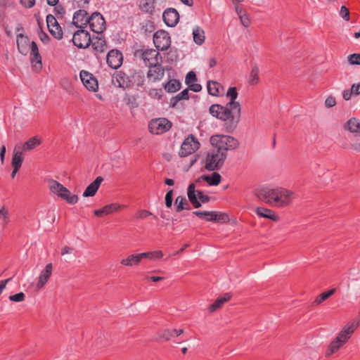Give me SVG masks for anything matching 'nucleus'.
Returning <instances> with one entry per match:
<instances>
[{
  "mask_svg": "<svg viewBox=\"0 0 360 360\" xmlns=\"http://www.w3.org/2000/svg\"><path fill=\"white\" fill-rule=\"evenodd\" d=\"M257 196L266 203L276 207L289 206L296 198L295 193L283 187H264L257 192Z\"/></svg>",
  "mask_w": 360,
  "mask_h": 360,
  "instance_id": "obj_1",
  "label": "nucleus"
},
{
  "mask_svg": "<svg viewBox=\"0 0 360 360\" xmlns=\"http://www.w3.org/2000/svg\"><path fill=\"white\" fill-rule=\"evenodd\" d=\"M209 112L213 117L224 122L226 131L232 132L240 120L241 105L212 104L209 108Z\"/></svg>",
  "mask_w": 360,
  "mask_h": 360,
  "instance_id": "obj_2",
  "label": "nucleus"
},
{
  "mask_svg": "<svg viewBox=\"0 0 360 360\" xmlns=\"http://www.w3.org/2000/svg\"><path fill=\"white\" fill-rule=\"evenodd\" d=\"M210 143L218 151L226 153L227 150H235L239 146L238 141L233 136L216 134L210 137Z\"/></svg>",
  "mask_w": 360,
  "mask_h": 360,
  "instance_id": "obj_3",
  "label": "nucleus"
},
{
  "mask_svg": "<svg viewBox=\"0 0 360 360\" xmlns=\"http://www.w3.org/2000/svg\"><path fill=\"white\" fill-rule=\"evenodd\" d=\"M226 157V153H222L216 149L212 150L206 157L205 169L208 171L219 169L223 166Z\"/></svg>",
  "mask_w": 360,
  "mask_h": 360,
  "instance_id": "obj_4",
  "label": "nucleus"
},
{
  "mask_svg": "<svg viewBox=\"0 0 360 360\" xmlns=\"http://www.w3.org/2000/svg\"><path fill=\"white\" fill-rule=\"evenodd\" d=\"M187 195L189 201L195 208L201 207V203H206L210 201V197L203 193L201 191H196L194 184H189L187 191Z\"/></svg>",
  "mask_w": 360,
  "mask_h": 360,
  "instance_id": "obj_5",
  "label": "nucleus"
},
{
  "mask_svg": "<svg viewBox=\"0 0 360 360\" xmlns=\"http://www.w3.org/2000/svg\"><path fill=\"white\" fill-rule=\"evenodd\" d=\"M172 127V123L166 118L152 120L148 124V129L153 134H161L167 131Z\"/></svg>",
  "mask_w": 360,
  "mask_h": 360,
  "instance_id": "obj_6",
  "label": "nucleus"
},
{
  "mask_svg": "<svg viewBox=\"0 0 360 360\" xmlns=\"http://www.w3.org/2000/svg\"><path fill=\"white\" fill-rule=\"evenodd\" d=\"M153 43L158 50H167L171 45L169 34L165 30L157 31L153 35Z\"/></svg>",
  "mask_w": 360,
  "mask_h": 360,
  "instance_id": "obj_7",
  "label": "nucleus"
},
{
  "mask_svg": "<svg viewBox=\"0 0 360 360\" xmlns=\"http://www.w3.org/2000/svg\"><path fill=\"white\" fill-rule=\"evenodd\" d=\"M199 146V142L193 135L188 136L182 143L179 154L181 157H187L195 153Z\"/></svg>",
  "mask_w": 360,
  "mask_h": 360,
  "instance_id": "obj_8",
  "label": "nucleus"
},
{
  "mask_svg": "<svg viewBox=\"0 0 360 360\" xmlns=\"http://www.w3.org/2000/svg\"><path fill=\"white\" fill-rule=\"evenodd\" d=\"M72 41L79 49H86L91 45V37L88 31L79 30L74 33Z\"/></svg>",
  "mask_w": 360,
  "mask_h": 360,
  "instance_id": "obj_9",
  "label": "nucleus"
},
{
  "mask_svg": "<svg viewBox=\"0 0 360 360\" xmlns=\"http://www.w3.org/2000/svg\"><path fill=\"white\" fill-rule=\"evenodd\" d=\"M88 24L91 30L96 34L103 32L105 29L104 18L101 13L97 12L94 13L90 16Z\"/></svg>",
  "mask_w": 360,
  "mask_h": 360,
  "instance_id": "obj_10",
  "label": "nucleus"
},
{
  "mask_svg": "<svg viewBox=\"0 0 360 360\" xmlns=\"http://www.w3.org/2000/svg\"><path fill=\"white\" fill-rule=\"evenodd\" d=\"M46 24L49 32L52 36L58 40L63 38V30L58 22L55 15L49 14L46 15Z\"/></svg>",
  "mask_w": 360,
  "mask_h": 360,
  "instance_id": "obj_11",
  "label": "nucleus"
},
{
  "mask_svg": "<svg viewBox=\"0 0 360 360\" xmlns=\"http://www.w3.org/2000/svg\"><path fill=\"white\" fill-rule=\"evenodd\" d=\"M80 79L84 86L91 91H96L98 89L97 79L90 72L82 70L80 72Z\"/></svg>",
  "mask_w": 360,
  "mask_h": 360,
  "instance_id": "obj_12",
  "label": "nucleus"
},
{
  "mask_svg": "<svg viewBox=\"0 0 360 360\" xmlns=\"http://www.w3.org/2000/svg\"><path fill=\"white\" fill-rule=\"evenodd\" d=\"M142 59L146 66L158 65L161 61L159 52L155 49H146L142 52Z\"/></svg>",
  "mask_w": 360,
  "mask_h": 360,
  "instance_id": "obj_13",
  "label": "nucleus"
},
{
  "mask_svg": "<svg viewBox=\"0 0 360 360\" xmlns=\"http://www.w3.org/2000/svg\"><path fill=\"white\" fill-rule=\"evenodd\" d=\"M106 60L109 67L116 70L122 64V53L117 49H112L107 54Z\"/></svg>",
  "mask_w": 360,
  "mask_h": 360,
  "instance_id": "obj_14",
  "label": "nucleus"
},
{
  "mask_svg": "<svg viewBox=\"0 0 360 360\" xmlns=\"http://www.w3.org/2000/svg\"><path fill=\"white\" fill-rule=\"evenodd\" d=\"M127 205H121L119 203H110L105 205L101 209L96 210L94 211V214L98 217H102L105 215H108L116 212L121 209L125 208Z\"/></svg>",
  "mask_w": 360,
  "mask_h": 360,
  "instance_id": "obj_15",
  "label": "nucleus"
},
{
  "mask_svg": "<svg viewBox=\"0 0 360 360\" xmlns=\"http://www.w3.org/2000/svg\"><path fill=\"white\" fill-rule=\"evenodd\" d=\"M112 83L117 87L125 89L130 83L129 76L122 71H117L112 77Z\"/></svg>",
  "mask_w": 360,
  "mask_h": 360,
  "instance_id": "obj_16",
  "label": "nucleus"
},
{
  "mask_svg": "<svg viewBox=\"0 0 360 360\" xmlns=\"http://www.w3.org/2000/svg\"><path fill=\"white\" fill-rule=\"evenodd\" d=\"M162 18L168 27H174L179 20V14L176 9L169 8L164 11Z\"/></svg>",
  "mask_w": 360,
  "mask_h": 360,
  "instance_id": "obj_17",
  "label": "nucleus"
},
{
  "mask_svg": "<svg viewBox=\"0 0 360 360\" xmlns=\"http://www.w3.org/2000/svg\"><path fill=\"white\" fill-rule=\"evenodd\" d=\"M356 328V326L354 323H348L339 332L336 338L345 344L351 338Z\"/></svg>",
  "mask_w": 360,
  "mask_h": 360,
  "instance_id": "obj_18",
  "label": "nucleus"
},
{
  "mask_svg": "<svg viewBox=\"0 0 360 360\" xmlns=\"http://www.w3.org/2000/svg\"><path fill=\"white\" fill-rule=\"evenodd\" d=\"M150 68L147 73V77L149 79L153 82H157L160 80L165 75V69L158 63L148 66Z\"/></svg>",
  "mask_w": 360,
  "mask_h": 360,
  "instance_id": "obj_19",
  "label": "nucleus"
},
{
  "mask_svg": "<svg viewBox=\"0 0 360 360\" xmlns=\"http://www.w3.org/2000/svg\"><path fill=\"white\" fill-rule=\"evenodd\" d=\"M89 18L86 11L80 9L74 13L72 23L77 27H82L88 24Z\"/></svg>",
  "mask_w": 360,
  "mask_h": 360,
  "instance_id": "obj_20",
  "label": "nucleus"
},
{
  "mask_svg": "<svg viewBox=\"0 0 360 360\" xmlns=\"http://www.w3.org/2000/svg\"><path fill=\"white\" fill-rule=\"evenodd\" d=\"M17 47L19 52L26 56L29 51V47L30 46V39L27 36L23 34H18L16 39Z\"/></svg>",
  "mask_w": 360,
  "mask_h": 360,
  "instance_id": "obj_21",
  "label": "nucleus"
},
{
  "mask_svg": "<svg viewBox=\"0 0 360 360\" xmlns=\"http://www.w3.org/2000/svg\"><path fill=\"white\" fill-rule=\"evenodd\" d=\"M53 266L51 263L47 264L45 269L41 271L39 276V280L37 284V288L41 289L48 282L49 278L52 274Z\"/></svg>",
  "mask_w": 360,
  "mask_h": 360,
  "instance_id": "obj_22",
  "label": "nucleus"
},
{
  "mask_svg": "<svg viewBox=\"0 0 360 360\" xmlns=\"http://www.w3.org/2000/svg\"><path fill=\"white\" fill-rule=\"evenodd\" d=\"M103 181V178L102 176H97L96 179L86 188L82 194L83 197L86 198L94 196Z\"/></svg>",
  "mask_w": 360,
  "mask_h": 360,
  "instance_id": "obj_23",
  "label": "nucleus"
},
{
  "mask_svg": "<svg viewBox=\"0 0 360 360\" xmlns=\"http://www.w3.org/2000/svg\"><path fill=\"white\" fill-rule=\"evenodd\" d=\"M48 187L50 191L53 193L60 197L61 194L66 191V187H65L63 184L59 183L58 181L49 179L46 180Z\"/></svg>",
  "mask_w": 360,
  "mask_h": 360,
  "instance_id": "obj_24",
  "label": "nucleus"
},
{
  "mask_svg": "<svg viewBox=\"0 0 360 360\" xmlns=\"http://www.w3.org/2000/svg\"><path fill=\"white\" fill-rule=\"evenodd\" d=\"M256 214L262 218L269 219L274 221H278L279 217L275 214V212L270 209L265 208L264 207H258L255 210Z\"/></svg>",
  "mask_w": 360,
  "mask_h": 360,
  "instance_id": "obj_25",
  "label": "nucleus"
},
{
  "mask_svg": "<svg viewBox=\"0 0 360 360\" xmlns=\"http://www.w3.org/2000/svg\"><path fill=\"white\" fill-rule=\"evenodd\" d=\"M24 160L23 153L19 146H16L13 150L11 165L13 168L19 169L21 167Z\"/></svg>",
  "mask_w": 360,
  "mask_h": 360,
  "instance_id": "obj_26",
  "label": "nucleus"
},
{
  "mask_svg": "<svg viewBox=\"0 0 360 360\" xmlns=\"http://www.w3.org/2000/svg\"><path fill=\"white\" fill-rule=\"evenodd\" d=\"M41 143V139L38 136H33L25 141L20 147L22 153L32 150L39 146Z\"/></svg>",
  "mask_w": 360,
  "mask_h": 360,
  "instance_id": "obj_27",
  "label": "nucleus"
},
{
  "mask_svg": "<svg viewBox=\"0 0 360 360\" xmlns=\"http://www.w3.org/2000/svg\"><path fill=\"white\" fill-rule=\"evenodd\" d=\"M91 44L96 53H103L107 48L106 41L102 37H96L91 38Z\"/></svg>",
  "mask_w": 360,
  "mask_h": 360,
  "instance_id": "obj_28",
  "label": "nucleus"
},
{
  "mask_svg": "<svg viewBox=\"0 0 360 360\" xmlns=\"http://www.w3.org/2000/svg\"><path fill=\"white\" fill-rule=\"evenodd\" d=\"M141 256L139 254H131L127 257L122 259L120 261V264L123 266L131 267L133 266L138 265L141 261Z\"/></svg>",
  "mask_w": 360,
  "mask_h": 360,
  "instance_id": "obj_29",
  "label": "nucleus"
},
{
  "mask_svg": "<svg viewBox=\"0 0 360 360\" xmlns=\"http://www.w3.org/2000/svg\"><path fill=\"white\" fill-rule=\"evenodd\" d=\"M231 296L229 293H226L224 295L219 297L214 301L213 304H212L208 309L210 313L215 311L216 310L220 309L223 304L230 300Z\"/></svg>",
  "mask_w": 360,
  "mask_h": 360,
  "instance_id": "obj_30",
  "label": "nucleus"
},
{
  "mask_svg": "<svg viewBox=\"0 0 360 360\" xmlns=\"http://www.w3.org/2000/svg\"><path fill=\"white\" fill-rule=\"evenodd\" d=\"M344 345L345 343L335 338L328 345L325 356L326 357L330 356L332 354L336 353Z\"/></svg>",
  "mask_w": 360,
  "mask_h": 360,
  "instance_id": "obj_31",
  "label": "nucleus"
},
{
  "mask_svg": "<svg viewBox=\"0 0 360 360\" xmlns=\"http://www.w3.org/2000/svg\"><path fill=\"white\" fill-rule=\"evenodd\" d=\"M207 88L209 94L214 96H219L223 90L222 85L220 83L214 81H208Z\"/></svg>",
  "mask_w": 360,
  "mask_h": 360,
  "instance_id": "obj_32",
  "label": "nucleus"
},
{
  "mask_svg": "<svg viewBox=\"0 0 360 360\" xmlns=\"http://www.w3.org/2000/svg\"><path fill=\"white\" fill-rule=\"evenodd\" d=\"M360 94V83L353 84L350 89L344 90L342 98L345 101H349L352 96H356Z\"/></svg>",
  "mask_w": 360,
  "mask_h": 360,
  "instance_id": "obj_33",
  "label": "nucleus"
},
{
  "mask_svg": "<svg viewBox=\"0 0 360 360\" xmlns=\"http://www.w3.org/2000/svg\"><path fill=\"white\" fill-rule=\"evenodd\" d=\"M200 179L204 180L210 186H217L221 182V175L217 172H213L211 175H202Z\"/></svg>",
  "mask_w": 360,
  "mask_h": 360,
  "instance_id": "obj_34",
  "label": "nucleus"
},
{
  "mask_svg": "<svg viewBox=\"0 0 360 360\" xmlns=\"http://www.w3.org/2000/svg\"><path fill=\"white\" fill-rule=\"evenodd\" d=\"M193 41L198 45H202L205 39L204 30L199 26H195L193 29Z\"/></svg>",
  "mask_w": 360,
  "mask_h": 360,
  "instance_id": "obj_35",
  "label": "nucleus"
},
{
  "mask_svg": "<svg viewBox=\"0 0 360 360\" xmlns=\"http://www.w3.org/2000/svg\"><path fill=\"white\" fill-rule=\"evenodd\" d=\"M30 56L32 63H37L41 65V57L39 53L37 44L35 41H32L30 44Z\"/></svg>",
  "mask_w": 360,
  "mask_h": 360,
  "instance_id": "obj_36",
  "label": "nucleus"
},
{
  "mask_svg": "<svg viewBox=\"0 0 360 360\" xmlns=\"http://www.w3.org/2000/svg\"><path fill=\"white\" fill-rule=\"evenodd\" d=\"M235 10L240 18L241 24L245 27H249L250 25V20L246 12L238 5L235 6Z\"/></svg>",
  "mask_w": 360,
  "mask_h": 360,
  "instance_id": "obj_37",
  "label": "nucleus"
},
{
  "mask_svg": "<svg viewBox=\"0 0 360 360\" xmlns=\"http://www.w3.org/2000/svg\"><path fill=\"white\" fill-rule=\"evenodd\" d=\"M141 259H148L150 260L160 259L163 257V253L161 250H155L152 252H146L140 253Z\"/></svg>",
  "mask_w": 360,
  "mask_h": 360,
  "instance_id": "obj_38",
  "label": "nucleus"
},
{
  "mask_svg": "<svg viewBox=\"0 0 360 360\" xmlns=\"http://www.w3.org/2000/svg\"><path fill=\"white\" fill-rule=\"evenodd\" d=\"M226 96L229 99V101L227 103L240 105L238 101H236V99L238 96L236 87H235V86L229 87L226 92Z\"/></svg>",
  "mask_w": 360,
  "mask_h": 360,
  "instance_id": "obj_39",
  "label": "nucleus"
},
{
  "mask_svg": "<svg viewBox=\"0 0 360 360\" xmlns=\"http://www.w3.org/2000/svg\"><path fill=\"white\" fill-rule=\"evenodd\" d=\"M175 205H176V211L180 212L184 210H189L188 203L185 197L179 195L175 200Z\"/></svg>",
  "mask_w": 360,
  "mask_h": 360,
  "instance_id": "obj_40",
  "label": "nucleus"
},
{
  "mask_svg": "<svg viewBox=\"0 0 360 360\" xmlns=\"http://www.w3.org/2000/svg\"><path fill=\"white\" fill-rule=\"evenodd\" d=\"M165 89L169 93L179 91L181 88V83L176 79H171L164 85Z\"/></svg>",
  "mask_w": 360,
  "mask_h": 360,
  "instance_id": "obj_41",
  "label": "nucleus"
},
{
  "mask_svg": "<svg viewBox=\"0 0 360 360\" xmlns=\"http://www.w3.org/2000/svg\"><path fill=\"white\" fill-rule=\"evenodd\" d=\"M66 191L67 192L62 193L60 198L70 205L76 204L79 200L78 196L77 195L72 194L68 188H66Z\"/></svg>",
  "mask_w": 360,
  "mask_h": 360,
  "instance_id": "obj_42",
  "label": "nucleus"
},
{
  "mask_svg": "<svg viewBox=\"0 0 360 360\" xmlns=\"http://www.w3.org/2000/svg\"><path fill=\"white\" fill-rule=\"evenodd\" d=\"M347 129L351 132L360 133V121L356 118H351L347 122Z\"/></svg>",
  "mask_w": 360,
  "mask_h": 360,
  "instance_id": "obj_43",
  "label": "nucleus"
},
{
  "mask_svg": "<svg viewBox=\"0 0 360 360\" xmlns=\"http://www.w3.org/2000/svg\"><path fill=\"white\" fill-rule=\"evenodd\" d=\"M259 82V68L257 65H255L250 72L248 82L251 85H255Z\"/></svg>",
  "mask_w": 360,
  "mask_h": 360,
  "instance_id": "obj_44",
  "label": "nucleus"
},
{
  "mask_svg": "<svg viewBox=\"0 0 360 360\" xmlns=\"http://www.w3.org/2000/svg\"><path fill=\"white\" fill-rule=\"evenodd\" d=\"M132 81L137 86H143L145 83V76L143 72H135L132 75Z\"/></svg>",
  "mask_w": 360,
  "mask_h": 360,
  "instance_id": "obj_45",
  "label": "nucleus"
},
{
  "mask_svg": "<svg viewBox=\"0 0 360 360\" xmlns=\"http://www.w3.org/2000/svg\"><path fill=\"white\" fill-rule=\"evenodd\" d=\"M188 90L184 89L179 94H178L174 98L171 100L172 105H175L176 103L182 99H188Z\"/></svg>",
  "mask_w": 360,
  "mask_h": 360,
  "instance_id": "obj_46",
  "label": "nucleus"
},
{
  "mask_svg": "<svg viewBox=\"0 0 360 360\" xmlns=\"http://www.w3.org/2000/svg\"><path fill=\"white\" fill-rule=\"evenodd\" d=\"M347 62L350 65H360V53H352L347 56Z\"/></svg>",
  "mask_w": 360,
  "mask_h": 360,
  "instance_id": "obj_47",
  "label": "nucleus"
},
{
  "mask_svg": "<svg viewBox=\"0 0 360 360\" xmlns=\"http://www.w3.org/2000/svg\"><path fill=\"white\" fill-rule=\"evenodd\" d=\"M229 220V216L224 213H218L216 212L215 218H207L208 221L226 222Z\"/></svg>",
  "mask_w": 360,
  "mask_h": 360,
  "instance_id": "obj_48",
  "label": "nucleus"
},
{
  "mask_svg": "<svg viewBox=\"0 0 360 360\" xmlns=\"http://www.w3.org/2000/svg\"><path fill=\"white\" fill-rule=\"evenodd\" d=\"M153 214L147 210H140L136 212L134 215L135 219H144L149 216H151Z\"/></svg>",
  "mask_w": 360,
  "mask_h": 360,
  "instance_id": "obj_49",
  "label": "nucleus"
},
{
  "mask_svg": "<svg viewBox=\"0 0 360 360\" xmlns=\"http://www.w3.org/2000/svg\"><path fill=\"white\" fill-rule=\"evenodd\" d=\"M9 300L15 302H20L25 300V295L22 292L9 296Z\"/></svg>",
  "mask_w": 360,
  "mask_h": 360,
  "instance_id": "obj_50",
  "label": "nucleus"
},
{
  "mask_svg": "<svg viewBox=\"0 0 360 360\" xmlns=\"http://www.w3.org/2000/svg\"><path fill=\"white\" fill-rule=\"evenodd\" d=\"M197 81L196 75L193 71H190L186 76V83L187 85H190L192 83H195Z\"/></svg>",
  "mask_w": 360,
  "mask_h": 360,
  "instance_id": "obj_51",
  "label": "nucleus"
},
{
  "mask_svg": "<svg viewBox=\"0 0 360 360\" xmlns=\"http://www.w3.org/2000/svg\"><path fill=\"white\" fill-rule=\"evenodd\" d=\"M173 201V190H169L165 195V205L167 207L170 208L172 205Z\"/></svg>",
  "mask_w": 360,
  "mask_h": 360,
  "instance_id": "obj_52",
  "label": "nucleus"
},
{
  "mask_svg": "<svg viewBox=\"0 0 360 360\" xmlns=\"http://www.w3.org/2000/svg\"><path fill=\"white\" fill-rule=\"evenodd\" d=\"M340 15L345 20H349V12L347 8L345 6H342L340 10Z\"/></svg>",
  "mask_w": 360,
  "mask_h": 360,
  "instance_id": "obj_53",
  "label": "nucleus"
},
{
  "mask_svg": "<svg viewBox=\"0 0 360 360\" xmlns=\"http://www.w3.org/2000/svg\"><path fill=\"white\" fill-rule=\"evenodd\" d=\"M173 331H174V329H167V330H165L162 332V334L161 337L165 340H169L172 338L175 337L174 333H173Z\"/></svg>",
  "mask_w": 360,
  "mask_h": 360,
  "instance_id": "obj_54",
  "label": "nucleus"
},
{
  "mask_svg": "<svg viewBox=\"0 0 360 360\" xmlns=\"http://www.w3.org/2000/svg\"><path fill=\"white\" fill-rule=\"evenodd\" d=\"M55 6L54 13H55L56 15L58 18L63 17V15L65 13V8L61 5L57 4L56 6Z\"/></svg>",
  "mask_w": 360,
  "mask_h": 360,
  "instance_id": "obj_55",
  "label": "nucleus"
},
{
  "mask_svg": "<svg viewBox=\"0 0 360 360\" xmlns=\"http://www.w3.org/2000/svg\"><path fill=\"white\" fill-rule=\"evenodd\" d=\"M336 104L335 98L333 96H328L325 101V105L327 108H332Z\"/></svg>",
  "mask_w": 360,
  "mask_h": 360,
  "instance_id": "obj_56",
  "label": "nucleus"
},
{
  "mask_svg": "<svg viewBox=\"0 0 360 360\" xmlns=\"http://www.w3.org/2000/svg\"><path fill=\"white\" fill-rule=\"evenodd\" d=\"M20 3L25 8H30L35 5V0H20Z\"/></svg>",
  "mask_w": 360,
  "mask_h": 360,
  "instance_id": "obj_57",
  "label": "nucleus"
},
{
  "mask_svg": "<svg viewBox=\"0 0 360 360\" xmlns=\"http://www.w3.org/2000/svg\"><path fill=\"white\" fill-rule=\"evenodd\" d=\"M212 212H208V211H194L193 214L200 219H205L206 215H211Z\"/></svg>",
  "mask_w": 360,
  "mask_h": 360,
  "instance_id": "obj_58",
  "label": "nucleus"
},
{
  "mask_svg": "<svg viewBox=\"0 0 360 360\" xmlns=\"http://www.w3.org/2000/svg\"><path fill=\"white\" fill-rule=\"evenodd\" d=\"M328 296L326 292L321 293L319 296H318L314 300V303L316 304H321L322 302L328 299Z\"/></svg>",
  "mask_w": 360,
  "mask_h": 360,
  "instance_id": "obj_59",
  "label": "nucleus"
},
{
  "mask_svg": "<svg viewBox=\"0 0 360 360\" xmlns=\"http://www.w3.org/2000/svg\"><path fill=\"white\" fill-rule=\"evenodd\" d=\"M190 89L194 92H199L202 89V86L200 84L192 83L188 85Z\"/></svg>",
  "mask_w": 360,
  "mask_h": 360,
  "instance_id": "obj_60",
  "label": "nucleus"
},
{
  "mask_svg": "<svg viewBox=\"0 0 360 360\" xmlns=\"http://www.w3.org/2000/svg\"><path fill=\"white\" fill-rule=\"evenodd\" d=\"M161 89H152L150 90L149 94L151 96L160 98L161 97Z\"/></svg>",
  "mask_w": 360,
  "mask_h": 360,
  "instance_id": "obj_61",
  "label": "nucleus"
},
{
  "mask_svg": "<svg viewBox=\"0 0 360 360\" xmlns=\"http://www.w3.org/2000/svg\"><path fill=\"white\" fill-rule=\"evenodd\" d=\"M0 219H2L5 221L8 219V210L5 208V207H2L0 209Z\"/></svg>",
  "mask_w": 360,
  "mask_h": 360,
  "instance_id": "obj_62",
  "label": "nucleus"
},
{
  "mask_svg": "<svg viewBox=\"0 0 360 360\" xmlns=\"http://www.w3.org/2000/svg\"><path fill=\"white\" fill-rule=\"evenodd\" d=\"M165 279L164 277L162 276H147L146 278V280L148 281H153V282H159L161 281H163Z\"/></svg>",
  "mask_w": 360,
  "mask_h": 360,
  "instance_id": "obj_63",
  "label": "nucleus"
},
{
  "mask_svg": "<svg viewBox=\"0 0 360 360\" xmlns=\"http://www.w3.org/2000/svg\"><path fill=\"white\" fill-rule=\"evenodd\" d=\"M12 278H8L5 280L0 281V294L3 292V290L5 289L6 284L11 281Z\"/></svg>",
  "mask_w": 360,
  "mask_h": 360,
  "instance_id": "obj_64",
  "label": "nucleus"
}]
</instances>
